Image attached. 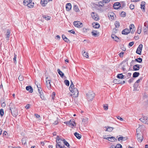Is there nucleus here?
<instances>
[{
	"label": "nucleus",
	"mask_w": 148,
	"mask_h": 148,
	"mask_svg": "<svg viewBox=\"0 0 148 148\" xmlns=\"http://www.w3.org/2000/svg\"><path fill=\"white\" fill-rule=\"evenodd\" d=\"M38 91L39 93V95L40 98L43 100H45L46 98L45 96V92L43 91L41 87V86L39 84L38 85Z\"/></svg>",
	"instance_id": "nucleus-1"
},
{
	"label": "nucleus",
	"mask_w": 148,
	"mask_h": 148,
	"mask_svg": "<svg viewBox=\"0 0 148 148\" xmlns=\"http://www.w3.org/2000/svg\"><path fill=\"white\" fill-rule=\"evenodd\" d=\"M9 109L11 110V112L13 115H16L17 113V110L13 104L10 103L9 106Z\"/></svg>",
	"instance_id": "nucleus-2"
},
{
	"label": "nucleus",
	"mask_w": 148,
	"mask_h": 148,
	"mask_svg": "<svg viewBox=\"0 0 148 148\" xmlns=\"http://www.w3.org/2000/svg\"><path fill=\"white\" fill-rule=\"evenodd\" d=\"M32 0H24L23 4L25 5H27L30 8H32L34 6V3L32 2Z\"/></svg>",
	"instance_id": "nucleus-3"
},
{
	"label": "nucleus",
	"mask_w": 148,
	"mask_h": 148,
	"mask_svg": "<svg viewBox=\"0 0 148 148\" xmlns=\"http://www.w3.org/2000/svg\"><path fill=\"white\" fill-rule=\"evenodd\" d=\"M60 140H63L60 139L59 137L58 136L56 139V148H62V147L64 145V144L62 143V141H60Z\"/></svg>",
	"instance_id": "nucleus-4"
},
{
	"label": "nucleus",
	"mask_w": 148,
	"mask_h": 148,
	"mask_svg": "<svg viewBox=\"0 0 148 148\" xmlns=\"http://www.w3.org/2000/svg\"><path fill=\"white\" fill-rule=\"evenodd\" d=\"M86 95L87 99L88 101L92 100L95 97V94L92 92H88Z\"/></svg>",
	"instance_id": "nucleus-5"
},
{
	"label": "nucleus",
	"mask_w": 148,
	"mask_h": 148,
	"mask_svg": "<svg viewBox=\"0 0 148 148\" xmlns=\"http://www.w3.org/2000/svg\"><path fill=\"white\" fill-rule=\"evenodd\" d=\"M137 135V138L138 142L141 143L143 140V136L142 133H136Z\"/></svg>",
	"instance_id": "nucleus-6"
},
{
	"label": "nucleus",
	"mask_w": 148,
	"mask_h": 148,
	"mask_svg": "<svg viewBox=\"0 0 148 148\" xmlns=\"http://www.w3.org/2000/svg\"><path fill=\"white\" fill-rule=\"evenodd\" d=\"M51 78L50 77L46 78V85L48 88H50L51 86Z\"/></svg>",
	"instance_id": "nucleus-7"
},
{
	"label": "nucleus",
	"mask_w": 148,
	"mask_h": 148,
	"mask_svg": "<svg viewBox=\"0 0 148 148\" xmlns=\"http://www.w3.org/2000/svg\"><path fill=\"white\" fill-rule=\"evenodd\" d=\"M143 31L145 34L148 33V22L146 21L144 23V27H143Z\"/></svg>",
	"instance_id": "nucleus-8"
},
{
	"label": "nucleus",
	"mask_w": 148,
	"mask_h": 148,
	"mask_svg": "<svg viewBox=\"0 0 148 148\" xmlns=\"http://www.w3.org/2000/svg\"><path fill=\"white\" fill-rule=\"evenodd\" d=\"M73 24L75 27L78 28H81L83 26L82 23L79 21H75Z\"/></svg>",
	"instance_id": "nucleus-9"
},
{
	"label": "nucleus",
	"mask_w": 148,
	"mask_h": 148,
	"mask_svg": "<svg viewBox=\"0 0 148 148\" xmlns=\"http://www.w3.org/2000/svg\"><path fill=\"white\" fill-rule=\"evenodd\" d=\"M64 123L68 125L69 126L73 127L74 126L75 122L73 120L71 119L69 121L65 122Z\"/></svg>",
	"instance_id": "nucleus-10"
},
{
	"label": "nucleus",
	"mask_w": 148,
	"mask_h": 148,
	"mask_svg": "<svg viewBox=\"0 0 148 148\" xmlns=\"http://www.w3.org/2000/svg\"><path fill=\"white\" fill-rule=\"evenodd\" d=\"M145 127L143 125H140L136 129V133H142L143 130Z\"/></svg>",
	"instance_id": "nucleus-11"
},
{
	"label": "nucleus",
	"mask_w": 148,
	"mask_h": 148,
	"mask_svg": "<svg viewBox=\"0 0 148 148\" xmlns=\"http://www.w3.org/2000/svg\"><path fill=\"white\" fill-rule=\"evenodd\" d=\"M143 46V45L141 44H140L139 45L136 51V52L139 55H140L141 54Z\"/></svg>",
	"instance_id": "nucleus-12"
},
{
	"label": "nucleus",
	"mask_w": 148,
	"mask_h": 148,
	"mask_svg": "<svg viewBox=\"0 0 148 148\" xmlns=\"http://www.w3.org/2000/svg\"><path fill=\"white\" fill-rule=\"evenodd\" d=\"M91 14L92 17L94 20L95 21H97L99 19L98 16L96 14H95L94 12H92Z\"/></svg>",
	"instance_id": "nucleus-13"
},
{
	"label": "nucleus",
	"mask_w": 148,
	"mask_h": 148,
	"mask_svg": "<svg viewBox=\"0 0 148 148\" xmlns=\"http://www.w3.org/2000/svg\"><path fill=\"white\" fill-rule=\"evenodd\" d=\"M71 92L73 93V95H75L76 97H77L78 96L79 91L76 88H74L73 89L72 92Z\"/></svg>",
	"instance_id": "nucleus-14"
},
{
	"label": "nucleus",
	"mask_w": 148,
	"mask_h": 148,
	"mask_svg": "<svg viewBox=\"0 0 148 148\" xmlns=\"http://www.w3.org/2000/svg\"><path fill=\"white\" fill-rule=\"evenodd\" d=\"M113 7L114 9H118L121 7V4L119 2L115 3L114 4Z\"/></svg>",
	"instance_id": "nucleus-15"
},
{
	"label": "nucleus",
	"mask_w": 148,
	"mask_h": 148,
	"mask_svg": "<svg viewBox=\"0 0 148 148\" xmlns=\"http://www.w3.org/2000/svg\"><path fill=\"white\" fill-rule=\"evenodd\" d=\"M130 32H131L132 33H133L135 30L134 26L133 24H131L130 26Z\"/></svg>",
	"instance_id": "nucleus-16"
},
{
	"label": "nucleus",
	"mask_w": 148,
	"mask_h": 148,
	"mask_svg": "<svg viewBox=\"0 0 148 148\" xmlns=\"http://www.w3.org/2000/svg\"><path fill=\"white\" fill-rule=\"evenodd\" d=\"M111 37L115 41L117 42H119L120 41L119 38L115 36L114 34H112L111 35Z\"/></svg>",
	"instance_id": "nucleus-17"
},
{
	"label": "nucleus",
	"mask_w": 148,
	"mask_h": 148,
	"mask_svg": "<svg viewBox=\"0 0 148 148\" xmlns=\"http://www.w3.org/2000/svg\"><path fill=\"white\" fill-rule=\"evenodd\" d=\"M92 33L93 36L96 37L99 36V33L97 31L93 30L92 32Z\"/></svg>",
	"instance_id": "nucleus-18"
},
{
	"label": "nucleus",
	"mask_w": 148,
	"mask_h": 148,
	"mask_svg": "<svg viewBox=\"0 0 148 148\" xmlns=\"http://www.w3.org/2000/svg\"><path fill=\"white\" fill-rule=\"evenodd\" d=\"M130 32V31L128 29H125L122 31V33L123 34L127 35Z\"/></svg>",
	"instance_id": "nucleus-19"
},
{
	"label": "nucleus",
	"mask_w": 148,
	"mask_h": 148,
	"mask_svg": "<svg viewBox=\"0 0 148 148\" xmlns=\"http://www.w3.org/2000/svg\"><path fill=\"white\" fill-rule=\"evenodd\" d=\"M10 31L9 29H8L7 30V32L6 34V40H8L9 39V38L10 37Z\"/></svg>",
	"instance_id": "nucleus-20"
},
{
	"label": "nucleus",
	"mask_w": 148,
	"mask_h": 148,
	"mask_svg": "<svg viewBox=\"0 0 148 148\" xmlns=\"http://www.w3.org/2000/svg\"><path fill=\"white\" fill-rule=\"evenodd\" d=\"M26 89L29 92L32 93L33 91V89L31 86H27L26 88Z\"/></svg>",
	"instance_id": "nucleus-21"
},
{
	"label": "nucleus",
	"mask_w": 148,
	"mask_h": 148,
	"mask_svg": "<svg viewBox=\"0 0 148 148\" xmlns=\"http://www.w3.org/2000/svg\"><path fill=\"white\" fill-rule=\"evenodd\" d=\"M48 2V0H41V4L42 6H44L47 4Z\"/></svg>",
	"instance_id": "nucleus-22"
},
{
	"label": "nucleus",
	"mask_w": 148,
	"mask_h": 148,
	"mask_svg": "<svg viewBox=\"0 0 148 148\" xmlns=\"http://www.w3.org/2000/svg\"><path fill=\"white\" fill-rule=\"evenodd\" d=\"M71 8V4L70 3H67L66 5V9L67 11L70 10Z\"/></svg>",
	"instance_id": "nucleus-23"
},
{
	"label": "nucleus",
	"mask_w": 148,
	"mask_h": 148,
	"mask_svg": "<svg viewBox=\"0 0 148 148\" xmlns=\"http://www.w3.org/2000/svg\"><path fill=\"white\" fill-rule=\"evenodd\" d=\"M60 141H62V143L64 144V145H65L68 147L69 146V144L64 139H63V140H60Z\"/></svg>",
	"instance_id": "nucleus-24"
},
{
	"label": "nucleus",
	"mask_w": 148,
	"mask_h": 148,
	"mask_svg": "<svg viewBox=\"0 0 148 148\" xmlns=\"http://www.w3.org/2000/svg\"><path fill=\"white\" fill-rule=\"evenodd\" d=\"M92 25L93 26V27L95 28H98L100 27V25L97 23H92Z\"/></svg>",
	"instance_id": "nucleus-25"
},
{
	"label": "nucleus",
	"mask_w": 148,
	"mask_h": 148,
	"mask_svg": "<svg viewBox=\"0 0 148 148\" xmlns=\"http://www.w3.org/2000/svg\"><path fill=\"white\" fill-rule=\"evenodd\" d=\"M62 37L63 40L65 42H67V43H69L70 42V41L69 39L67 38L65 35H62Z\"/></svg>",
	"instance_id": "nucleus-26"
},
{
	"label": "nucleus",
	"mask_w": 148,
	"mask_h": 148,
	"mask_svg": "<svg viewBox=\"0 0 148 148\" xmlns=\"http://www.w3.org/2000/svg\"><path fill=\"white\" fill-rule=\"evenodd\" d=\"M140 69V65L139 64H136L133 66V69L134 71H137L139 70Z\"/></svg>",
	"instance_id": "nucleus-27"
},
{
	"label": "nucleus",
	"mask_w": 148,
	"mask_h": 148,
	"mask_svg": "<svg viewBox=\"0 0 148 148\" xmlns=\"http://www.w3.org/2000/svg\"><path fill=\"white\" fill-rule=\"evenodd\" d=\"M108 140L111 142H113L116 140H117L114 137L112 136L111 137H108Z\"/></svg>",
	"instance_id": "nucleus-28"
},
{
	"label": "nucleus",
	"mask_w": 148,
	"mask_h": 148,
	"mask_svg": "<svg viewBox=\"0 0 148 148\" xmlns=\"http://www.w3.org/2000/svg\"><path fill=\"white\" fill-rule=\"evenodd\" d=\"M145 2H142L141 4V8L143 9V11L144 12L145 11Z\"/></svg>",
	"instance_id": "nucleus-29"
},
{
	"label": "nucleus",
	"mask_w": 148,
	"mask_h": 148,
	"mask_svg": "<svg viewBox=\"0 0 148 148\" xmlns=\"http://www.w3.org/2000/svg\"><path fill=\"white\" fill-rule=\"evenodd\" d=\"M139 120L144 123L145 121L147 120V117L146 116L143 117V118H140Z\"/></svg>",
	"instance_id": "nucleus-30"
},
{
	"label": "nucleus",
	"mask_w": 148,
	"mask_h": 148,
	"mask_svg": "<svg viewBox=\"0 0 148 148\" xmlns=\"http://www.w3.org/2000/svg\"><path fill=\"white\" fill-rule=\"evenodd\" d=\"M74 135L76 136V137L78 139H80L81 137V135L78 134L77 132H76L75 133H74Z\"/></svg>",
	"instance_id": "nucleus-31"
},
{
	"label": "nucleus",
	"mask_w": 148,
	"mask_h": 148,
	"mask_svg": "<svg viewBox=\"0 0 148 148\" xmlns=\"http://www.w3.org/2000/svg\"><path fill=\"white\" fill-rule=\"evenodd\" d=\"M57 71L58 73L60 75L61 77H62L64 75V73H63L62 72V71H61L59 69H58Z\"/></svg>",
	"instance_id": "nucleus-32"
},
{
	"label": "nucleus",
	"mask_w": 148,
	"mask_h": 148,
	"mask_svg": "<svg viewBox=\"0 0 148 148\" xmlns=\"http://www.w3.org/2000/svg\"><path fill=\"white\" fill-rule=\"evenodd\" d=\"M124 77V76L122 73L118 74L117 76V77L119 79H123Z\"/></svg>",
	"instance_id": "nucleus-33"
},
{
	"label": "nucleus",
	"mask_w": 148,
	"mask_h": 148,
	"mask_svg": "<svg viewBox=\"0 0 148 148\" xmlns=\"http://www.w3.org/2000/svg\"><path fill=\"white\" fill-rule=\"evenodd\" d=\"M140 75L138 72H135L133 74V77H138Z\"/></svg>",
	"instance_id": "nucleus-34"
},
{
	"label": "nucleus",
	"mask_w": 148,
	"mask_h": 148,
	"mask_svg": "<svg viewBox=\"0 0 148 148\" xmlns=\"http://www.w3.org/2000/svg\"><path fill=\"white\" fill-rule=\"evenodd\" d=\"M88 119L87 118H85L83 119H82V122L83 123L85 124H86L88 123Z\"/></svg>",
	"instance_id": "nucleus-35"
},
{
	"label": "nucleus",
	"mask_w": 148,
	"mask_h": 148,
	"mask_svg": "<svg viewBox=\"0 0 148 148\" xmlns=\"http://www.w3.org/2000/svg\"><path fill=\"white\" fill-rule=\"evenodd\" d=\"M135 61L139 63H141L142 61V59L141 58H138L135 59Z\"/></svg>",
	"instance_id": "nucleus-36"
},
{
	"label": "nucleus",
	"mask_w": 148,
	"mask_h": 148,
	"mask_svg": "<svg viewBox=\"0 0 148 148\" xmlns=\"http://www.w3.org/2000/svg\"><path fill=\"white\" fill-rule=\"evenodd\" d=\"M73 10L76 12H78L79 11V10L78 7L76 5H74L73 8Z\"/></svg>",
	"instance_id": "nucleus-37"
},
{
	"label": "nucleus",
	"mask_w": 148,
	"mask_h": 148,
	"mask_svg": "<svg viewBox=\"0 0 148 148\" xmlns=\"http://www.w3.org/2000/svg\"><path fill=\"white\" fill-rule=\"evenodd\" d=\"M113 129V128L111 127H108V128H107L106 131L108 132H111Z\"/></svg>",
	"instance_id": "nucleus-38"
},
{
	"label": "nucleus",
	"mask_w": 148,
	"mask_h": 148,
	"mask_svg": "<svg viewBox=\"0 0 148 148\" xmlns=\"http://www.w3.org/2000/svg\"><path fill=\"white\" fill-rule=\"evenodd\" d=\"M64 82L65 85H66L67 86H69V82L67 80H64Z\"/></svg>",
	"instance_id": "nucleus-39"
},
{
	"label": "nucleus",
	"mask_w": 148,
	"mask_h": 148,
	"mask_svg": "<svg viewBox=\"0 0 148 148\" xmlns=\"http://www.w3.org/2000/svg\"><path fill=\"white\" fill-rule=\"evenodd\" d=\"M83 55L84 57L86 58H88V54L87 53H86L85 51H84L83 53Z\"/></svg>",
	"instance_id": "nucleus-40"
},
{
	"label": "nucleus",
	"mask_w": 148,
	"mask_h": 148,
	"mask_svg": "<svg viewBox=\"0 0 148 148\" xmlns=\"http://www.w3.org/2000/svg\"><path fill=\"white\" fill-rule=\"evenodd\" d=\"M138 86H139L138 84L136 83V82H135V84L134 85V87L135 90H136V89L137 88V87Z\"/></svg>",
	"instance_id": "nucleus-41"
},
{
	"label": "nucleus",
	"mask_w": 148,
	"mask_h": 148,
	"mask_svg": "<svg viewBox=\"0 0 148 148\" xmlns=\"http://www.w3.org/2000/svg\"><path fill=\"white\" fill-rule=\"evenodd\" d=\"M114 14V13L113 12H111V13H110V14H108V16L110 18V16L111 18L112 19H113L114 18L113 15Z\"/></svg>",
	"instance_id": "nucleus-42"
},
{
	"label": "nucleus",
	"mask_w": 148,
	"mask_h": 148,
	"mask_svg": "<svg viewBox=\"0 0 148 148\" xmlns=\"http://www.w3.org/2000/svg\"><path fill=\"white\" fill-rule=\"evenodd\" d=\"M43 17L45 19L48 20L50 19V17L47 15H45L43 16Z\"/></svg>",
	"instance_id": "nucleus-43"
},
{
	"label": "nucleus",
	"mask_w": 148,
	"mask_h": 148,
	"mask_svg": "<svg viewBox=\"0 0 148 148\" xmlns=\"http://www.w3.org/2000/svg\"><path fill=\"white\" fill-rule=\"evenodd\" d=\"M115 25L116 27V28L119 27L120 26V24L119 22L116 21L115 23Z\"/></svg>",
	"instance_id": "nucleus-44"
},
{
	"label": "nucleus",
	"mask_w": 148,
	"mask_h": 148,
	"mask_svg": "<svg viewBox=\"0 0 148 148\" xmlns=\"http://www.w3.org/2000/svg\"><path fill=\"white\" fill-rule=\"evenodd\" d=\"M141 31V27L140 26H139L138 28V29L137 30V33L138 34H140Z\"/></svg>",
	"instance_id": "nucleus-45"
},
{
	"label": "nucleus",
	"mask_w": 148,
	"mask_h": 148,
	"mask_svg": "<svg viewBox=\"0 0 148 148\" xmlns=\"http://www.w3.org/2000/svg\"><path fill=\"white\" fill-rule=\"evenodd\" d=\"M0 114L1 116H2L4 115V111L3 109H1L0 110Z\"/></svg>",
	"instance_id": "nucleus-46"
},
{
	"label": "nucleus",
	"mask_w": 148,
	"mask_h": 148,
	"mask_svg": "<svg viewBox=\"0 0 148 148\" xmlns=\"http://www.w3.org/2000/svg\"><path fill=\"white\" fill-rule=\"evenodd\" d=\"M74 88V85H71L70 86L69 88V90L71 91V92H72L73 89Z\"/></svg>",
	"instance_id": "nucleus-47"
},
{
	"label": "nucleus",
	"mask_w": 148,
	"mask_h": 148,
	"mask_svg": "<svg viewBox=\"0 0 148 148\" xmlns=\"http://www.w3.org/2000/svg\"><path fill=\"white\" fill-rule=\"evenodd\" d=\"M122 146L120 144H118L116 145L114 148H122Z\"/></svg>",
	"instance_id": "nucleus-48"
},
{
	"label": "nucleus",
	"mask_w": 148,
	"mask_h": 148,
	"mask_svg": "<svg viewBox=\"0 0 148 148\" xmlns=\"http://www.w3.org/2000/svg\"><path fill=\"white\" fill-rule=\"evenodd\" d=\"M126 16V13L125 12H122L121 14V16L122 17H124Z\"/></svg>",
	"instance_id": "nucleus-49"
},
{
	"label": "nucleus",
	"mask_w": 148,
	"mask_h": 148,
	"mask_svg": "<svg viewBox=\"0 0 148 148\" xmlns=\"http://www.w3.org/2000/svg\"><path fill=\"white\" fill-rule=\"evenodd\" d=\"M23 77L22 76L20 75L18 78V79L21 81H22L23 80Z\"/></svg>",
	"instance_id": "nucleus-50"
},
{
	"label": "nucleus",
	"mask_w": 148,
	"mask_h": 148,
	"mask_svg": "<svg viewBox=\"0 0 148 148\" xmlns=\"http://www.w3.org/2000/svg\"><path fill=\"white\" fill-rule=\"evenodd\" d=\"M14 54V57L13 58V60L14 61V62L15 63H16V55L15 54Z\"/></svg>",
	"instance_id": "nucleus-51"
},
{
	"label": "nucleus",
	"mask_w": 148,
	"mask_h": 148,
	"mask_svg": "<svg viewBox=\"0 0 148 148\" xmlns=\"http://www.w3.org/2000/svg\"><path fill=\"white\" fill-rule=\"evenodd\" d=\"M131 75V73H129L127 74V79L129 78Z\"/></svg>",
	"instance_id": "nucleus-52"
},
{
	"label": "nucleus",
	"mask_w": 148,
	"mask_h": 148,
	"mask_svg": "<svg viewBox=\"0 0 148 148\" xmlns=\"http://www.w3.org/2000/svg\"><path fill=\"white\" fill-rule=\"evenodd\" d=\"M134 80V79L133 78L130 79L128 81V82L130 84L132 83Z\"/></svg>",
	"instance_id": "nucleus-53"
},
{
	"label": "nucleus",
	"mask_w": 148,
	"mask_h": 148,
	"mask_svg": "<svg viewBox=\"0 0 148 148\" xmlns=\"http://www.w3.org/2000/svg\"><path fill=\"white\" fill-rule=\"evenodd\" d=\"M130 8L132 10L134 8V6L133 4H131L130 6Z\"/></svg>",
	"instance_id": "nucleus-54"
},
{
	"label": "nucleus",
	"mask_w": 148,
	"mask_h": 148,
	"mask_svg": "<svg viewBox=\"0 0 148 148\" xmlns=\"http://www.w3.org/2000/svg\"><path fill=\"white\" fill-rule=\"evenodd\" d=\"M123 137H120L118 138V140L119 141H122L123 140Z\"/></svg>",
	"instance_id": "nucleus-55"
},
{
	"label": "nucleus",
	"mask_w": 148,
	"mask_h": 148,
	"mask_svg": "<svg viewBox=\"0 0 148 148\" xmlns=\"http://www.w3.org/2000/svg\"><path fill=\"white\" fill-rule=\"evenodd\" d=\"M134 44V42H132L129 43V45L130 47H132Z\"/></svg>",
	"instance_id": "nucleus-56"
},
{
	"label": "nucleus",
	"mask_w": 148,
	"mask_h": 148,
	"mask_svg": "<svg viewBox=\"0 0 148 148\" xmlns=\"http://www.w3.org/2000/svg\"><path fill=\"white\" fill-rule=\"evenodd\" d=\"M102 3H103L101 1H100V2H99V7L100 8V7H102L103 5H102L101 4H102Z\"/></svg>",
	"instance_id": "nucleus-57"
},
{
	"label": "nucleus",
	"mask_w": 148,
	"mask_h": 148,
	"mask_svg": "<svg viewBox=\"0 0 148 148\" xmlns=\"http://www.w3.org/2000/svg\"><path fill=\"white\" fill-rule=\"evenodd\" d=\"M142 80V78H140V79H138V80H137V81L136 82V83H138Z\"/></svg>",
	"instance_id": "nucleus-58"
},
{
	"label": "nucleus",
	"mask_w": 148,
	"mask_h": 148,
	"mask_svg": "<svg viewBox=\"0 0 148 148\" xmlns=\"http://www.w3.org/2000/svg\"><path fill=\"white\" fill-rule=\"evenodd\" d=\"M117 118L118 119L120 120L121 121H123V118H121V117H120L119 116L117 117Z\"/></svg>",
	"instance_id": "nucleus-59"
},
{
	"label": "nucleus",
	"mask_w": 148,
	"mask_h": 148,
	"mask_svg": "<svg viewBox=\"0 0 148 148\" xmlns=\"http://www.w3.org/2000/svg\"><path fill=\"white\" fill-rule=\"evenodd\" d=\"M123 54H124L123 52H121L119 54V56L121 57H122L123 56Z\"/></svg>",
	"instance_id": "nucleus-60"
},
{
	"label": "nucleus",
	"mask_w": 148,
	"mask_h": 148,
	"mask_svg": "<svg viewBox=\"0 0 148 148\" xmlns=\"http://www.w3.org/2000/svg\"><path fill=\"white\" fill-rule=\"evenodd\" d=\"M114 82L116 84H120V82H117V79H115L114 80Z\"/></svg>",
	"instance_id": "nucleus-61"
},
{
	"label": "nucleus",
	"mask_w": 148,
	"mask_h": 148,
	"mask_svg": "<svg viewBox=\"0 0 148 148\" xmlns=\"http://www.w3.org/2000/svg\"><path fill=\"white\" fill-rule=\"evenodd\" d=\"M68 32L71 33H72L74 34H75V31L73 30H69Z\"/></svg>",
	"instance_id": "nucleus-62"
},
{
	"label": "nucleus",
	"mask_w": 148,
	"mask_h": 148,
	"mask_svg": "<svg viewBox=\"0 0 148 148\" xmlns=\"http://www.w3.org/2000/svg\"><path fill=\"white\" fill-rule=\"evenodd\" d=\"M110 0H103V3H106L108 2Z\"/></svg>",
	"instance_id": "nucleus-63"
},
{
	"label": "nucleus",
	"mask_w": 148,
	"mask_h": 148,
	"mask_svg": "<svg viewBox=\"0 0 148 148\" xmlns=\"http://www.w3.org/2000/svg\"><path fill=\"white\" fill-rule=\"evenodd\" d=\"M30 107V105L29 104H27L25 106V108L26 109H28Z\"/></svg>",
	"instance_id": "nucleus-64"
}]
</instances>
